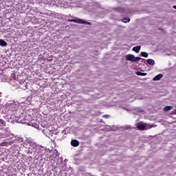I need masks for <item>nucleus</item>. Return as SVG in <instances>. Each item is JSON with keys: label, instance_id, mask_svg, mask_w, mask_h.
Returning a JSON list of instances; mask_svg holds the SVG:
<instances>
[{"label": "nucleus", "instance_id": "nucleus-1", "mask_svg": "<svg viewBox=\"0 0 176 176\" xmlns=\"http://www.w3.org/2000/svg\"><path fill=\"white\" fill-rule=\"evenodd\" d=\"M125 58L127 61H131V63H137L141 60L140 57H135V56L133 54H127L125 56Z\"/></svg>", "mask_w": 176, "mask_h": 176}, {"label": "nucleus", "instance_id": "nucleus-2", "mask_svg": "<svg viewBox=\"0 0 176 176\" xmlns=\"http://www.w3.org/2000/svg\"><path fill=\"white\" fill-rule=\"evenodd\" d=\"M137 129L139 130H148V129H152L151 125H148V124H143L142 122H139L137 124Z\"/></svg>", "mask_w": 176, "mask_h": 176}, {"label": "nucleus", "instance_id": "nucleus-3", "mask_svg": "<svg viewBox=\"0 0 176 176\" xmlns=\"http://www.w3.org/2000/svg\"><path fill=\"white\" fill-rule=\"evenodd\" d=\"M6 107L7 109H8V111H16V104H14V102H12L11 103H8Z\"/></svg>", "mask_w": 176, "mask_h": 176}, {"label": "nucleus", "instance_id": "nucleus-4", "mask_svg": "<svg viewBox=\"0 0 176 176\" xmlns=\"http://www.w3.org/2000/svg\"><path fill=\"white\" fill-rule=\"evenodd\" d=\"M74 23H77L78 24H89V22L86 21H83L78 18H76V19H74Z\"/></svg>", "mask_w": 176, "mask_h": 176}, {"label": "nucleus", "instance_id": "nucleus-5", "mask_svg": "<svg viewBox=\"0 0 176 176\" xmlns=\"http://www.w3.org/2000/svg\"><path fill=\"white\" fill-rule=\"evenodd\" d=\"M79 141L76 140H72L71 141V145L72 146H74V147H76V146H79Z\"/></svg>", "mask_w": 176, "mask_h": 176}, {"label": "nucleus", "instance_id": "nucleus-6", "mask_svg": "<svg viewBox=\"0 0 176 176\" xmlns=\"http://www.w3.org/2000/svg\"><path fill=\"white\" fill-rule=\"evenodd\" d=\"M6 126V122L5 120L0 119V130H2Z\"/></svg>", "mask_w": 176, "mask_h": 176}, {"label": "nucleus", "instance_id": "nucleus-7", "mask_svg": "<svg viewBox=\"0 0 176 176\" xmlns=\"http://www.w3.org/2000/svg\"><path fill=\"white\" fill-rule=\"evenodd\" d=\"M162 78H163V74H160L157 76H155L153 78V80H160V79H162Z\"/></svg>", "mask_w": 176, "mask_h": 176}, {"label": "nucleus", "instance_id": "nucleus-8", "mask_svg": "<svg viewBox=\"0 0 176 176\" xmlns=\"http://www.w3.org/2000/svg\"><path fill=\"white\" fill-rule=\"evenodd\" d=\"M141 50V46H135L133 47V51L135 53H140V51Z\"/></svg>", "mask_w": 176, "mask_h": 176}, {"label": "nucleus", "instance_id": "nucleus-9", "mask_svg": "<svg viewBox=\"0 0 176 176\" xmlns=\"http://www.w3.org/2000/svg\"><path fill=\"white\" fill-rule=\"evenodd\" d=\"M146 62L149 65H155V60L153 59H147Z\"/></svg>", "mask_w": 176, "mask_h": 176}, {"label": "nucleus", "instance_id": "nucleus-10", "mask_svg": "<svg viewBox=\"0 0 176 176\" xmlns=\"http://www.w3.org/2000/svg\"><path fill=\"white\" fill-rule=\"evenodd\" d=\"M7 45L8 43H6V41H5L3 39H0V46L5 47V46H7Z\"/></svg>", "mask_w": 176, "mask_h": 176}, {"label": "nucleus", "instance_id": "nucleus-11", "mask_svg": "<svg viewBox=\"0 0 176 176\" xmlns=\"http://www.w3.org/2000/svg\"><path fill=\"white\" fill-rule=\"evenodd\" d=\"M135 74L138 76H146L147 74L146 73H142L141 72H136Z\"/></svg>", "mask_w": 176, "mask_h": 176}, {"label": "nucleus", "instance_id": "nucleus-12", "mask_svg": "<svg viewBox=\"0 0 176 176\" xmlns=\"http://www.w3.org/2000/svg\"><path fill=\"white\" fill-rule=\"evenodd\" d=\"M171 109H173V107L171 106H166L164 108V111H165V112H167L168 111H171Z\"/></svg>", "mask_w": 176, "mask_h": 176}, {"label": "nucleus", "instance_id": "nucleus-13", "mask_svg": "<svg viewBox=\"0 0 176 176\" xmlns=\"http://www.w3.org/2000/svg\"><path fill=\"white\" fill-rule=\"evenodd\" d=\"M122 23H130V18H124L122 19Z\"/></svg>", "mask_w": 176, "mask_h": 176}, {"label": "nucleus", "instance_id": "nucleus-14", "mask_svg": "<svg viewBox=\"0 0 176 176\" xmlns=\"http://www.w3.org/2000/svg\"><path fill=\"white\" fill-rule=\"evenodd\" d=\"M141 56L142 57H148V53L145 52H141Z\"/></svg>", "mask_w": 176, "mask_h": 176}, {"label": "nucleus", "instance_id": "nucleus-15", "mask_svg": "<svg viewBox=\"0 0 176 176\" xmlns=\"http://www.w3.org/2000/svg\"><path fill=\"white\" fill-rule=\"evenodd\" d=\"M67 21H69V23H75V19H68Z\"/></svg>", "mask_w": 176, "mask_h": 176}, {"label": "nucleus", "instance_id": "nucleus-16", "mask_svg": "<svg viewBox=\"0 0 176 176\" xmlns=\"http://www.w3.org/2000/svg\"><path fill=\"white\" fill-rule=\"evenodd\" d=\"M103 118H109V115H104Z\"/></svg>", "mask_w": 176, "mask_h": 176}, {"label": "nucleus", "instance_id": "nucleus-17", "mask_svg": "<svg viewBox=\"0 0 176 176\" xmlns=\"http://www.w3.org/2000/svg\"><path fill=\"white\" fill-rule=\"evenodd\" d=\"M173 9H176V6H173Z\"/></svg>", "mask_w": 176, "mask_h": 176}, {"label": "nucleus", "instance_id": "nucleus-18", "mask_svg": "<svg viewBox=\"0 0 176 176\" xmlns=\"http://www.w3.org/2000/svg\"><path fill=\"white\" fill-rule=\"evenodd\" d=\"M144 60V63H145V59H143Z\"/></svg>", "mask_w": 176, "mask_h": 176}]
</instances>
